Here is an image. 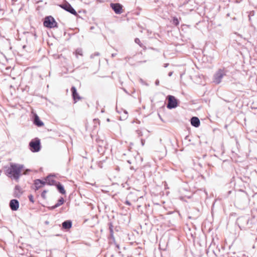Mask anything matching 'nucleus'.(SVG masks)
Instances as JSON below:
<instances>
[{"label": "nucleus", "instance_id": "nucleus-1", "mask_svg": "<svg viewBox=\"0 0 257 257\" xmlns=\"http://www.w3.org/2000/svg\"><path fill=\"white\" fill-rule=\"evenodd\" d=\"M41 147L40 140L38 138H35L29 143V148L32 152H38Z\"/></svg>", "mask_w": 257, "mask_h": 257}, {"label": "nucleus", "instance_id": "nucleus-2", "mask_svg": "<svg viewBox=\"0 0 257 257\" xmlns=\"http://www.w3.org/2000/svg\"><path fill=\"white\" fill-rule=\"evenodd\" d=\"M226 75V71L224 69L218 70L213 76V82L216 84H219L222 78Z\"/></svg>", "mask_w": 257, "mask_h": 257}, {"label": "nucleus", "instance_id": "nucleus-3", "mask_svg": "<svg viewBox=\"0 0 257 257\" xmlns=\"http://www.w3.org/2000/svg\"><path fill=\"white\" fill-rule=\"evenodd\" d=\"M237 223L241 229H245L249 227L248 224L249 222V217L241 216L238 218L237 220Z\"/></svg>", "mask_w": 257, "mask_h": 257}, {"label": "nucleus", "instance_id": "nucleus-4", "mask_svg": "<svg viewBox=\"0 0 257 257\" xmlns=\"http://www.w3.org/2000/svg\"><path fill=\"white\" fill-rule=\"evenodd\" d=\"M44 26L47 28H52L57 27V23L52 16H47L45 18Z\"/></svg>", "mask_w": 257, "mask_h": 257}, {"label": "nucleus", "instance_id": "nucleus-5", "mask_svg": "<svg viewBox=\"0 0 257 257\" xmlns=\"http://www.w3.org/2000/svg\"><path fill=\"white\" fill-rule=\"evenodd\" d=\"M60 7L65 10L66 11L70 13V14L76 16H77V13L76 11L74 9V8L71 6L70 4L68 3H66L63 4L61 5Z\"/></svg>", "mask_w": 257, "mask_h": 257}, {"label": "nucleus", "instance_id": "nucleus-6", "mask_svg": "<svg viewBox=\"0 0 257 257\" xmlns=\"http://www.w3.org/2000/svg\"><path fill=\"white\" fill-rule=\"evenodd\" d=\"M168 97V102L167 107L170 109L176 107L177 106V102L175 97L172 95H169Z\"/></svg>", "mask_w": 257, "mask_h": 257}, {"label": "nucleus", "instance_id": "nucleus-7", "mask_svg": "<svg viewBox=\"0 0 257 257\" xmlns=\"http://www.w3.org/2000/svg\"><path fill=\"white\" fill-rule=\"evenodd\" d=\"M110 6L115 14H120L122 13V6L120 4L111 3Z\"/></svg>", "mask_w": 257, "mask_h": 257}, {"label": "nucleus", "instance_id": "nucleus-8", "mask_svg": "<svg viewBox=\"0 0 257 257\" xmlns=\"http://www.w3.org/2000/svg\"><path fill=\"white\" fill-rule=\"evenodd\" d=\"M24 166L23 165L17 164V180L19 179L20 176L22 175L21 172L23 170L22 174L27 175L31 171L30 169H24Z\"/></svg>", "mask_w": 257, "mask_h": 257}, {"label": "nucleus", "instance_id": "nucleus-9", "mask_svg": "<svg viewBox=\"0 0 257 257\" xmlns=\"http://www.w3.org/2000/svg\"><path fill=\"white\" fill-rule=\"evenodd\" d=\"M6 173L10 177L16 178V166L12 165L7 169Z\"/></svg>", "mask_w": 257, "mask_h": 257}, {"label": "nucleus", "instance_id": "nucleus-10", "mask_svg": "<svg viewBox=\"0 0 257 257\" xmlns=\"http://www.w3.org/2000/svg\"><path fill=\"white\" fill-rule=\"evenodd\" d=\"M53 175H49L46 178L45 180L47 183L49 185H56L58 182L54 179Z\"/></svg>", "mask_w": 257, "mask_h": 257}, {"label": "nucleus", "instance_id": "nucleus-11", "mask_svg": "<svg viewBox=\"0 0 257 257\" xmlns=\"http://www.w3.org/2000/svg\"><path fill=\"white\" fill-rule=\"evenodd\" d=\"M191 124L192 126L197 127L200 125V121L199 119L196 116H193L191 118Z\"/></svg>", "mask_w": 257, "mask_h": 257}, {"label": "nucleus", "instance_id": "nucleus-12", "mask_svg": "<svg viewBox=\"0 0 257 257\" xmlns=\"http://www.w3.org/2000/svg\"><path fill=\"white\" fill-rule=\"evenodd\" d=\"M72 94L73 96V98L74 100L76 99L79 100L80 99V97L79 96L78 93L77 92V90L75 87L72 86L71 89Z\"/></svg>", "mask_w": 257, "mask_h": 257}, {"label": "nucleus", "instance_id": "nucleus-13", "mask_svg": "<svg viewBox=\"0 0 257 257\" xmlns=\"http://www.w3.org/2000/svg\"><path fill=\"white\" fill-rule=\"evenodd\" d=\"M34 123L39 127L44 125V123L40 119L39 116L37 114H35L34 115Z\"/></svg>", "mask_w": 257, "mask_h": 257}, {"label": "nucleus", "instance_id": "nucleus-14", "mask_svg": "<svg viewBox=\"0 0 257 257\" xmlns=\"http://www.w3.org/2000/svg\"><path fill=\"white\" fill-rule=\"evenodd\" d=\"M55 186L59 193L62 194H66V191L64 189V186L59 182H58V183L56 184Z\"/></svg>", "mask_w": 257, "mask_h": 257}, {"label": "nucleus", "instance_id": "nucleus-15", "mask_svg": "<svg viewBox=\"0 0 257 257\" xmlns=\"http://www.w3.org/2000/svg\"><path fill=\"white\" fill-rule=\"evenodd\" d=\"M62 225L65 229H70L72 226V222L70 220H66L62 223Z\"/></svg>", "mask_w": 257, "mask_h": 257}, {"label": "nucleus", "instance_id": "nucleus-16", "mask_svg": "<svg viewBox=\"0 0 257 257\" xmlns=\"http://www.w3.org/2000/svg\"><path fill=\"white\" fill-rule=\"evenodd\" d=\"M64 202V199L63 197H61L58 201L57 203L54 206L50 207V209L51 210H53L57 207H58L60 205H62Z\"/></svg>", "mask_w": 257, "mask_h": 257}, {"label": "nucleus", "instance_id": "nucleus-17", "mask_svg": "<svg viewBox=\"0 0 257 257\" xmlns=\"http://www.w3.org/2000/svg\"><path fill=\"white\" fill-rule=\"evenodd\" d=\"M45 184L46 182L42 181L40 179H37L35 181V185L37 189L40 188L42 186V185H44Z\"/></svg>", "mask_w": 257, "mask_h": 257}, {"label": "nucleus", "instance_id": "nucleus-18", "mask_svg": "<svg viewBox=\"0 0 257 257\" xmlns=\"http://www.w3.org/2000/svg\"><path fill=\"white\" fill-rule=\"evenodd\" d=\"M108 226H109V232H110V237L114 240V235H113V224H112V222H109L108 223Z\"/></svg>", "mask_w": 257, "mask_h": 257}, {"label": "nucleus", "instance_id": "nucleus-19", "mask_svg": "<svg viewBox=\"0 0 257 257\" xmlns=\"http://www.w3.org/2000/svg\"><path fill=\"white\" fill-rule=\"evenodd\" d=\"M10 206L13 210H16V199H13L11 201Z\"/></svg>", "mask_w": 257, "mask_h": 257}, {"label": "nucleus", "instance_id": "nucleus-20", "mask_svg": "<svg viewBox=\"0 0 257 257\" xmlns=\"http://www.w3.org/2000/svg\"><path fill=\"white\" fill-rule=\"evenodd\" d=\"M75 56L77 58H78V56H82L83 55V51L81 48H78L76 50L75 52Z\"/></svg>", "mask_w": 257, "mask_h": 257}, {"label": "nucleus", "instance_id": "nucleus-21", "mask_svg": "<svg viewBox=\"0 0 257 257\" xmlns=\"http://www.w3.org/2000/svg\"><path fill=\"white\" fill-rule=\"evenodd\" d=\"M173 24L175 25V26H178L179 24V20L178 19L176 18V17H174L173 19Z\"/></svg>", "mask_w": 257, "mask_h": 257}, {"label": "nucleus", "instance_id": "nucleus-22", "mask_svg": "<svg viewBox=\"0 0 257 257\" xmlns=\"http://www.w3.org/2000/svg\"><path fill=\"white\" fill-rule=\"evenodd\" d=\"M135 42L136 43H137L138 45H139V46L141 47H143V45L142 43H141V42L140 41V40L139 38H136L135 40Z\"/></svg>", "mask_w": 257, "mask_h": 257}, {"label": "nucleus", "instance_id": "nucleus-23", "mask_svg": "<svg viewBox=\"0 0 257 257\" xmlns=\"http://www.w3.org/2000/svg\"><path fill=\"white\" fill-rule=\"evenodd\" d=\"M47 192V190H44L41 194V197L44 199L46 198V194Z\"/></svg>", "mask_w": 257, "mask_h": 257}, {"label": "nucleus", "instance_id": "nucleus-24", "mask_svg": "<svg viewBox=\"0 0 257 257\" xmlns=\"http://www.w3.org/2000/svg\"><path fill=\"white\" fill-rule=\"evenodd\" d=\"M136 132L139 137H142L143 136V133L141 130H138L136 131Z\"/></svg>", "mask_w": 257, "mask_h": 257}, {"label": "nucleus", "instance_id": "nucleus-25", "mask_svg": "<svg viewBox=\"0 0 257 257\" xmlns=\"http://www.w3.org/2000/svg\"><path fill=\"white\" fill-rule=\"evenodd\" d=\"M100 55V53L99 52H95L94 54L91 55L90 58L91 59L93 58L94 56H98Z\"/></svg>", "mask_w": 257, "mask_h": 257}, {"label": "nucleus", "instance_id": "nucleus-26", "mask_svg": "<svg viewBox=\"0 0 257 257\" xmlns=\"http://www.w3.org/2000/svg\"><path fill=\"white\" fill-rule=\"evenodd\" d=\"M29 199L31 202H32V203L34 202V198H33V195H29Z\"/></svg>", "mask_w": 257, "mask_h": 257}, {"label": "nucleus", "instance_id": "nucleus-27", "mask_svg": "<svg viewBox=\"0 0 257 257\" xmlns=\"http://www.w3.org/2000/svg\"><path fill=\"white\" fill-rule=\"evenodd\" d=\"M141 144L142 146H144L145 143V140L144 139H141Z\"/></svg>", "mask_w": 257, "mask_h": 257}, {"label": "nucleus", "instance_id": "nucleus-28", "mask_svg": "<svg viewBox=\"0 0 257 257\" xmlns=\"http://www.w3.org/2000/svg\"><path fill=\"white\" fill-rule=\"evenodd\" d=\"M125 204L128 205V206H130L131 205V203L129 201H127L126 200L125 202Z\"/></svg>", "mask_w": 257, "mask_h": 257}, {"label": "nucleus", "instance_id": "nucleus-29", "mask_svg": "<svg viewBox=\"0 0 257 257\" xmlns=\"http://www.w3.org/2000/svg\"><path fill=\"white\" fill-rule=\"evenodd\" d=\"M173 73V71H171V72H170L168 73V76H169V77H171V76L172 75Z\"/></svg>", "mask_w": 257, "mask_h": 257}, {"label": "nucleus", "instance_id": "nucleus-30", "mask_svg": "<svg viewBox=\"0 0 257 257\" xmlns=\"http://www.w3.org/2000/svg\"><path fill=\"white\" fill-rule=\"evenodd\" d=\"M155 84L156 85H159V80H156V81L155 82Z\"/></svg>", "mask_w": 257, "mask_h": 257}, {"label": "nucleus", "instance_id": "nucleus-31", "mask_svg": "<svg viewBox=\"0 0 257 257\" xmlns=\"http://www.w3.org/2000/svg\"><path fill=\"white\" fill-rule=\"evenodd\" d=\"M169 65V64L168 63H165L164 64V67L166 68L168 67V66Z\"/></svg>", "mask_w": 257, "mask_h": 257}, {"label": "nucleus", "instance_id": "nucleus-32", "mask_svg": "<svg viewBox=\"0 0 257 257\" xmlns=\"http://www.w3.org/2000/svg\"><path fill=\"white\" fill-rule=\"evenodd\" d=\"M116 55V53H113L111 54V57H115V56Z\"/></svg>", "mask_w": 257, "mask_h": 257}, {"label": "nucleus", "instance_id": "nucleus-33", "mask_svg": "<svg viewBox=\"0 0 257 257\" xmlns=\"http://www.w3.org/2000/svg\"><path fill=\"white\" fill-rule=\"evenodd\" d=\"M19 204L18 201L17 200V209L19 208Z\"/></svg>", "mask_w": 257, "mask_h": 257}, {"label": "nucleus", "instance_id": "nucleus-34", "mask_svg": "<svg viewBox=\"0 0 257 257\" xmlns=\"http://www.w3.org/2000/svg\"><path fill=\"white\" fill-rule=\"evenodd\" d=\"M130 169L132 170H134V168L133 167H131Z\"/></svg>", "mask_w": 257, "mask_h": 257}, {"label": "nucleus", "instance_id": "nucleus-35", "mask_svg": "<svg viewBox=\"0 0 257 257\" xmlns=\"http://www.w3.org/2000/svg\"><path fill=\"white\" fill-rule=\"evenodd\" d=\"M127 162L129 163V164H131V162L130 161H127Z\"/></svg>", "mask_w": 257, "mask_h": 257}, {"label": "nucleus", "instance_id": "nucleus-36", "mask_svg": "<svg viewBox=\"0 0 257 257\" xmlns=\"http://www.w3.org/2000/svg\"><path fill=\"white\" fill-rule=\"evenodd\" d=\"M124 112L127 114V112L126 111H124Z\"/></svg>", "mask_w": 257, "mask_h": 257}]
</instances>
